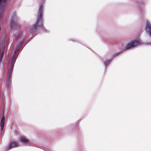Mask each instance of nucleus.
I'll use <instances>...</instances> for the list:
<instances>
[{"mask_svg":"<svg viewBox=\"0 0 151 151\" xmlns=\"http://www.w3.org/2000/svg\"><path fill=\"white\" fill-rule=\"evenodd\" d=\"M42 13V10H39L36 23L34 25V29H37L38 27L42 26L43 24Z\"/></svg>","mask_w":151,"mask_h":151,"instance_id":"f257e3e1","label":"nucleus"},{"mask_svg":"<svg viewBox=\"0 0 151 151\" xmlns=\"http://www.w3.org/2000/svg\"><path fill=\"white\" fill-rule=\"evenodd\" d=\"M143 44L142 41L139 38L132 40L126 46L125 48L128 49L131 48H134L140 45Z\"/></svg>","mask_w":151,"mask_h":151,"instance_id":"f03ea898","label":"nucleus"},{"mask_svg":"<svg viewBox=\"0 0 151 151\" xmlns=\"http://www.w3.org/2000/svg\"><path fill=\"white\" fill-rule=\"evenodd\" d=\"M17 18L16 16H14L13 17L11 20V25L12 26V30L14 32V35L16 36H17L18 33L16 34V33H15V31L17 30L19 27L20 25L17 22Z\"/></svg>","mask_w":151,"mask_h":151,"instance_id":"7ed1b4c3","label":"nucleus"},{"mask_svg":"<svg viewBox=\"0 0 151 151\" xmlns=\"http://www.w3.org/2000/svg\"><path fill=\"white\" fill-rule=\"evenodd\" d=\"M20 49V47H17L16 49L12 59H11L10 61V68H12L14 66L15 61L17 58L19 53V51Z\"/></svg>","mask_w":151,"mask_h":151,"instance_id":"20e7f679","label":"nucleus"},{"mask_svg":"<svg viewBox=\"0 0 151 151\" xmlns=\"http://www.w3.org/2000/svg\"><path fill=\"white\" fill-rule=\"evenodd\" d=\"M145 27L147 32L151 37V24L148 20L146 21Z\"/></svg>","mask_w":151,"mask_h":151,"instance_id":"39448f33","label":"nucleus"},{"mask_svg":"<svg viewBox=\"0 0 151 151\" xmlns=\"http://www.w3.org/2000/svg\"><path fill=\"white\" fill-rule=\"evenodd\" d=\"M19 143L16 142H13L11 143L9 147V149H11L12 148L19 146Z\"/></svg>","mask_w":151,"mask_h":151,"instance_id":"423d86ee","label":"nucleus"},{"mask_svg":"<svg viewBox=\"0 0 151 151\" xmlns=\"http://www.w3.org/2000/svg\"><path fill=\"white\" fill-rule=\"evenodd\" d=\"M19 140L21 142L24 143H26L28 142H29V140L23 137H20L19 139Z\"/></svg>","mask_w":151,"mask_h":151,"instance_id":"0eeeda50","label":"nucleus"},{"mask_svg":"<svg viewBox=\"0 0 151 151\" xmlns=\"http://www.w3.org/2000/svg\"><path fill=\"white\" fill-rule=\"evenodd\" d=\"M5 121V117L4 116H3L1 122L0 126L1 127V130H2L3 129V128L4 126Z\"/></svg>","mask_w":151,"mask_h":151,"instance_id":"6e6552de","label":"nucleus"},{"mask_svg":"<svg viewBox=\"0 0 151 151\" xmlns=\"http://www.w3.org/2000/svg\"><path fill=\"white\" fill-rule=\"evenodd\" d=\"M10 72H11V70H9L8 72V78L7 79V81L6 82V86L7 88H8V82H9V75L10 74Z\"/></svg>","mask_w":151,"mask_h":151,"instance_id":"1a4fd4ad","label":"nucleus"},{"mask_svg":"<svg viewBox=\"0 0 151 151\" xmlns=\"http://www.w3.org/2000/svg\"><path fill=\"white\" fill-rule=\"evenodd\" d=\"M111 60H110L104 61V63L106 67L109 64Z\"/></svg>","mask_w":151,"mask_h":151,"instance_id":"9d476101","label":"nucleus"},{"mask_svg":"<svg viewBox=\"0 0 151 151\" xmlns=\"http://www.w3.org/2000/svg\"><path fill=\"white\" fill-rule=\"evenodd\" d=\"M6 42L5 40H4V41L3 42V43L2 44V47H4L6 44Z\"/></svg>","mask_w":151,"mask_h":151,"instance_id":"9b49d317","label":"nucleus"},{"mask_svg":"<svg viewBox=\"0 0 151 151\" xmlns=\"http://www.w3.org/2000/svg\"><path fill=\"white\" fill-rule=\"evenodd\" d=\"M3 52H2L1 53V60H2V58L3 57Z\"/></svg>","mask_w":151,"mask_h":151,"instance_id":"f8f14e48","label":"nucleus"},{"mask_svg":"<svg viewBox=\"0 0 151 151\" xmlns=\"http://www.w3.org/2000/svg\"><path fill=\"white\" fill-rule=\"evenodd\" d=\"M6 1V0H0V2L2 1V2L4 3Z\"/></svg>","mask_w":151,"mask_h":151,"instance_id":"ddd939ff","label":"nucleus"},{"mask_svg":"<svg viewBox=\"0 0 151 151\" xmlns=\"http://www.w3.org/2000/svg\"><path fill=\"white\" fill-rule=\"evenodd\" d=\"M42 9V8H41V7H40V8L39 9L41 10V9Z\"/></svg>","mask_w":151,"mask_h":151,"instance_id":"4468645a","label":"nucleus"}]
</instances>
